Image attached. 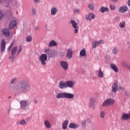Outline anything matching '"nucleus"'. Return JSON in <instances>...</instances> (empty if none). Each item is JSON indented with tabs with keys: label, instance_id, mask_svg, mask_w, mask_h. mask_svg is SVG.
<instances>
[{
	"label": "nucleus",
	"instance_id": "f257e3e1",
	"mask_svg": "<svg viewBox=\"0 0 130 130\" xmlns=\"http://www.w3.org/2000/svg\"><path fill=\"white\" fill-rule=\"evenodd\" d=\"M30 90V84L29 82L25 80H21L18 85L15 88V90L16 93H22V92H29Z\"/></svg>",
	"mask_w": 130,
	"mask_h": 130
},
{
	"label": "nucleus",
	"instance_id": "f03ea898",
	"mask_svg": "<svg viewBox=\"0 0 130 130\" xmlns=\"http://www.w3.org/2000/svg\"><path fill=\"white\" fill-rule=\"evenodd\" d=\"M74 97H75L74 94L67 92H59L56 95V99H74Z\"/></svg>",
	"mask_w": 130,
	"mask_h": 130
},
{
	"label": "nucleus",
	"instance_id": "7ed1b4c3",
	"mask_svg": "<svg viewBox=\"0 0 130 130\" xmlns=\"http://www.w3.org/2000/svg\"><path fill=\"white\" fill-rule=\"evenodd\" d=\"M17 25V21L13 20L10 22L9 28H5L2 29V32L6 36L9 37L10 36V30H12L14 27Z\"/></svg>",
	"mask_w": 130,
	"mask_h": 130
},
{
	"label": "nucleus",
	"instance_id": "20e7f679",
	"mask_svg": "<svg viewBox=\"0 0 130 130\" xmlns=\"http://www.w3.org/2000/svg\"><path fill=\"white\" fill-rule=\"evenodd\" d=\"M17 51H18V47H14L12 49L11 51V55L9 56V59H11V61L13 62L14 61V59L16 58V56L17 55Z\"/></svg>",
	"mask_w": 130,
	"mask_h": 130
},
{
	"label": "nucleus",
	"instance_id": "39448f33",
	"mask_svg": "<svg viewBox=\"0 0 130 130\" xmlns=\"http://www.w3.org/2000/svg\"><path fill=\"white\" fill-rule=\"evenodd\" d=\"M115 103V100L113 99L109 98L106 100L102 104L103 107H106V106H110L113 105V104Z\"/></svg>",
	"mask_w": 130,
	"mask_h": 130
},
{
	"label": "nucleus",
	"instance_id": "423d86ee",
	"mask_svg": "<svg viewBox=\"0 0 130 130\" xmlns=\"http://www.w3.org/2000/svg\"><path fill=\"white\" fill-rule=\"evenodd\" d=\"M39 59L42 66H46L47 62V54H42L39 57Z\"/></svg>",
	"mask_w": 130,
	"mask_h": 130
},
{
	"label": "nucleus",
	"instance_id": "0eeeda50",
	"mask_svg": "<svg viewBox=\"0 0 130 130\" xmlns=\"http://www.w3.org/2000/svg\"><path fill=\"white\" fill-rule=\"evenodd\" d=\"M31 102L29 101V100H23L20 101V107L21 109H26L28 106H29V104H31Z\"/></svg>",
	"mask_w": 130,
	"mask_h": 130
},
{
	"label": "nucleus",
	"instance_id": "6e6552de",
	"mask_svg": "<svg viewBox=\"0 0 130 130\" xmlns=\"http://www.w3.org/2000/svg\"><path fill=\"white\" fill-rule=\"evenodd\" d=\"M117 90H118V81L116 80L112 86V93L116 94Z\"/></svg>",
	"mask_w": 130,
	"mask_h": 130
},
{
	"label": "nucleus",
	"instance_id": "1a4fd4ad",
	"mask_svg": "<svg viewBox=\"0 0 130 130\" xmlns=\"http://www.w3.org/2000/svg\"><path fill=\"white\" fill-rule=\"evenodd\" d=\"M88 106L90 108H91V109H95V107H96V100L95 99H90Z\"/></svg>",
	"mask_w": 130,
	"mask_h": 130
},
{
	"label": "nucleus",
	"instance_id": "9d476101",
	"mask_svg": "<svg viewBox=\"0 0 130 130\" xmlns=\"http://www.w3.org/2000/svg\"><path fill=\"white\" fill-rule=\"evenodd\" d=\"M60 64L63 69L64 71H68L69 69V64H68V62L64 61H61L60 62Z\"/></svg>",
	"mask_w": 130,
	"mask_h": 130
},
{
	"label": "nucleus",
	"instance_id": "9b49d317",
	"mask_svg": "<svg viewBox=\"0 0 130 130\" xmlns=\"http://www.w3.org/2000/svg\"><path fill=\"white\" fill-rule=\"evenodd\" d=\"M104 43V41L103 40H100L99 41H94L93 42H92V47L93 48H96V47H97V46H99V45L100 44H103Z\"/></svg>",
	"mask_w": 130,
	"mask_h": 130
},
{
	"label": "nucleus",
	"instance_id": "f8f14e48",
	"mask_svg": "<svg viewBox=\"0 0 130 130\" xmlns=\"http://www.w3.org/2000/svg\"><path fill=\"white\" fill-rule=\"evenodd\" d=\"M66 57L68 59H71L73 57V50L72 48L67 49V52H66Z\"/></svg>",
	"mask_w": 130,
	"mask_h": 130
},
{
	"label": "nucleus",
	"instance_id": "ddd939ff",
	"mask_svg": "<svg viewBox=\"0 0 130 130\" xmlns=\"http://www.w3.org/2000/svg\"><path fill=\"white\" fill-rule=\"evenodd\" d=\"M95 16L93 13H90L87 15L85 16L86 20H88V21H91L93 19H95Z\"/></svg>",
	"mask_w": 130,
	"mask_h": 130
},
{
	"label": "nucleus",
	"instance_id": "4468645a",
	"mask_svg": "<svg viewBox=\"0 0 130 130\" xmlns=\"http://www.w3.org/2000/svg\"><path fill=\"white\" fill-rule=\"evenodd\" d=\"M66 83V88H74V86L75 85V83L74 82L69 80L65 82Z\"/></svg>",
	"mask_w": 130,
	"mask_h": 130
},
{
	"label": "nucleus",
	"instance_id": "2eb2a0df",
	"mask_svg": "<svg viewBox=\"0 0 130 130\" xmlns=\"http://www.w3.org/2000/svg\"><path fill=\"white\" fill-rule=\"evenodd\" d=\"M1 50L2 53L5 52V50H6V41L5 40H2L1 41Z\"/></svg>",
	"mask_w": 130,
	"mask_h": 130
},
{
	"label": "nucleus",
	"instance_id": "dca6fc26",
	"mask_svg": "<svg viewBox=\"0 0 130 130\" xmlns=\"http://www.w3.org/2000/svg\"><path fill=\"white\" fill-rule=\"evenodd\" d=\"M56 54H57V53H56V52L51 51H50V52L48 53V54L47 55H48V58H54Z\"/></svg>",
	"mask_w": 130,
	"mask_h": 130
},
{
	"label": "nucleus",
	"instance_id": "f3484780",
	"mask_svg": "<svg viewBox=\"0 0 130 130\" xmlns=\"http://www.w3.org/2000/svg\"><path fill=\"white\" fill-rule=\"evenodd\" d=\"M58 87L59 89H67L66 85V82H63L62 81H59L58 84Z\"/></svg>",
	"mask_w": 130,
	"mask_h": 130
},
{
	"label": "nucleus",
	"instance_id": "a211bd4d",
	"mask_svg": "<svg viewBox=\"0 0 130 130\" xmlns=\"http://www.w3.org/2000/svg\"><path fill=\"white\" fill-rule=\"evenodd\" d=\"M79 126V124L75 123H71L69 125V127H70V128H73V129H76V128H78Z\"/></svg>",
	"mask_w": 130,
	"mask_h": 130
},
{
	"label": "nucleus",
	"instance_id": "6ab92c4d",
	"mask_svg": "<svg viewBox=\"0 0 130 130\" xmlns=\"http://www.w3.org/2000/svg\"><path fill=\"white\" fill-rule=\"evenodd\" d=\"M121 118L123 120H127L130 118V112L128 114L123 113L121 116Z\"/></svg>",
	"mask_w": 130,
	"mask_h": 130
},
{
	"label": "nucleus",
	"instance_id": "aec40b11",
	"mask_svg": "<svg viewBox=\"0 0 130 130\" xmlns=\"http://www.w3.org/2000/svg\"><path fill=\"white\" fill-rule=\"evenodd\" d=\"M110 67L112 70L114 71V72H115V73H118V68H117V66H116V65L113 63H111Z\"/></svg>",
	"mask_w": 130,
	"mask_h": 130
},
{
	"label": "nucleus",
	"instance_id": "412c9836",
	"mask_svg": "<svg viewBox=\"0 0 130 130\" xmlns=\"http://www.w3.org/2000/svg\"><path fill=\"white\" fill-rule=\"evenodd\" d=\"M44 124L45 126L47 127V128H50L51 127V123H50V122L48 121V120H46L44 122Z\"/></svg>",
	"mask_w": 130,
	"mask_h": 130
},
{
	"label": "nucleus",
	"instance_id": "4be33fe9",
	"mask_svg": "<svg viewBox=\"0 0 130 130\" xmlns=\"http://www.w3.org/2000/svg\"><path fill=\"white\" fill-rule=\"evenodd\" d=\"M17 124H19V125L25 126L27 124V122L25 120V119H22L20 121H18L16 122Z\"/></svg>",
	"mask_w": 130,
	"mask_h": 130
},
{
	"label": "nucleus",
	"instance_id": "5701e85b",
	"mask_svg": "<svg viewBox=\"0 0 130 130\" xmlns=\"http://www.w3.org/2000/svg\"><path fill=\"white\" fill-rule=\"evenodd\" d=\"M57 46V43H56V42L53 40H51L48 45L49 47H52V46Z\"/></svg>",
	"mask_w": 130,
	"mask_h": 130
},
{
	"label": "nucleus",
	"instance_id": "b1692460",
	"mask_svg": "<svg viewBox=\"0 0 130 130\" xmlns=\"http://www.w3.org/2000/svg\"><path fill=\"white\" fill-rule=\"evenodd\" d=\"M127 10V7L122 6L119 8V11L120 13H124L126 12Z\"/></svg>",
	"mask_w": 130,
	"mask_h": 130
},
{
	"label": "nucleus",
	"instance_id": "393cba45",
	"mask_svg": "<svg viewBox=\"0 0 130 130\" xmlns=\"http://www.w3.org/2000/svg\"><path fill=\"white\" fill-rule=\"evenodd\" d=\"M99 11L101 13H105V12H109V9L107 7H101Z\"/></svg>",
	"mask_w": 130,
	"mask_h": 130
},
{
	"label": "nucleus",
	"instance_id": "a878e982",
	"mask_svg": "<svg viewBox=\"0 0 130 130\" xmlns=\"http://www.w3.org/2000/svg\"><path fill=\"white\" fill-rule=\"evenodd\" d=\"M69 124V120H66L62 124V127L63 129H66L68 127Z\"/></svg>",
	"mask_w": 130,
	"mask_h": 130
},
{
	"label": "nucleus",
	"instance_id": "bb28decb",
	"mask_svg": "<svg viewBox=\"0 0 130 130\" xmlns=\"http://www.w3.org/2000/svg\"><path fill=\"white\" fill-rule=\"evenodd\" d=\"M56 13H57V9L56 8L54 7L51 10V15L52 16H55L56 15Z\"/></svg>",
	"mask_w": 130,
	"mask_h": 130
},
{
	"label": "nucleus",
	"instance_id": "cd10ccee",
	"mask_svg": "<svg viewBox=\"0 0 130 130\" xmlns=\"http://www.w3.org/2000/svg\"><path fill=\"white\" fill-rule=\"evenodd\" d=\"M98 76L99 78H103L104 77V73L102 72L101 69H99L98 71Z\"/></svg>",
	"mask_w": 130,
	"mask_h": 130
},
{
	"label": "nucleus",
	"instance_id": "c85d7f7f",
	"mask_svg": "<svg viewBox=\"0 0 130 130\" xmlns=\"http://www.w3.org/2000/svg\"><path fill=\"white\" fill-rule=\"evenodd\" d=\"M86 55V49L83 48L80 52V56H85Z\"/></svg>",
	"mask_w": 130,
	"mask_h": 130
},
{
	"label": "nucleus",
	"instance_id": "c756f323",
	"mask_svg": "<svg viewBox=\"0 0 130 130\" xmlns=\"http://www.w3.org/2000/svg\"><path fill=\"white\" fill-rule=\"evenodd\" d=\"M77 25H78V23H77L72 25V27H73V28H75V30H74L75 34L78 33V32L79 31V29H78L79 27L77 26Z\"/></svg>",
	"mask_w": 130,
	"mask_h": 130
},
{
	"label": "nucleus",
	"instance_id": "7c9ffc66",
	"mask_svg": "<svg viewBox=\"0 0 130 130\" xmlns=\"http://www.w3.org/2000/svg\"><path fill=\"white\" fill-rule=\"evenodd\" d=\"M112 53L114 55H116L118 53V49L115 47L112 49Z\"/></svg>",
	"mask_w": 130,
	"mask_h": 130
},
{
	"label": "nucleus",
	"instance_id": "2f4dec72",
	"mask_svg": "<svg viewBox=\"0 0 130 130\" xmlns=\"http://www.w3.org/2000/svg\"><path fill=\"white\" fill-rule=\"evenodd\" d=\"M119 26L120 28H124L125 27V21H122L121 22L119 23Z\"/></svg>",
	"mask_w": 130,
	"mask_h": 130
},
{
	"label": "nucleus",
	"instance_id": "473e14b6",
	"mask_svg": "<svg viewBox=\"0 0 130 130\" xmlns=\"http://www.w3.org/2000/svg\"><path fill=\"white\" fill-rule=\"evenodd\" d=\"M100 116L101 118H104L105 117V112L102 111L100 114Z\"/></svg>",
	"mask_w": 130,
	"mask_h": 130
},
{
	"label": "nucleus",
	"instance_id": "72a5a7b5",
	"mask_svg": "<svg viewBox=\"0 0 130 130\" xmlns=\"http://www.w3.org/2000/svg\"><path fill=\"white\" fill-rule=\"evenodd\" d=\"M26 40L27 42H31L33 40V38L31 36H28L26 38Z\"/></svg>",
	"mask_w": 130,
	"mask_h": 130
},
{
	"label": "nucleus",
	"instance_id": "f704fd0d",
	"mask_svg": "<svg viewBox=\"0 0 130 130\" xmlns=\"http://www.w3.org/2000/svg\"><path fill=\"white\" fill-rule=\"evenodd\" d=\"M94 6L91 4H89L88 6V9H89V10H91V11H93L94 10Z\"/></svg>",
	"mask_w": 130,
	"mask_h": 130
},
{
	"label": "nucleus",
	"instance_id": "c9c22d12",
	"mask_svg": "<svg viewBox=\"0 0 130 130\" xmlns=\"http://www.w3.org/2000/svg\"><path fill=\"white\" fill-rule=\"evenodd\" d=\"M74 14H80V10L78 9H74Z\"/></svg>",
	"mask_w": 130,
	"mask_h": 130
},
{
	"label": "nucleus",
	"instance_id": "e433bc0d",
	"mask_svg": "<svg viewBox=\"0 0 130 130\" xmlns=\"http://www.w3.org/2000/svg\"><path fill=\"white\" fill-rule=\"evenodd\" d=\"M21 51H22V46H20L19 47V49L18 50V51L17 52V55H19V54H20V52H21Z\"/></svg>",
	"mask_w": 130,
	"mask_h": 130
},
{
	"label": "nucleus",
	"instance_id": "4c0bfd02",
	"mask_svg": "<svg viewBox=\"0 0 130 130\" xmlns=\"http://www.w3.org/2000/svg\"><path fill=\"white\" fill-rule=\"evenodd\" d=\"M110 9L111 11H114V10H115V6L112 5H111L110 6Z\"/></svg>",
	"mask_w": 130,
	"mask_h": 130
},
{
	"label": "nucleus",
	"instance_id": "58836bf2",
	"mask_svg": "<svg viewBox=\"0 0 130 130\" xmlns=\"http://www.w3.org/2000/svg\"><path fill=\"white\" fill-rule=\"evenodd\" d=\"M31 13H32V15H33V16H35V15H36V11L35 10V9L34 8H32L31 9Z\"/></svg>",
	"mask_w": 130,
	"mask_h": 130
},
{
	"label": "nucleus",
	"instance_id": "ea45409f",
	"mask_svg": "<svg viewBox=\"0 0 130 130\" xmlns=\"http://www.w3.org/2000/svg\"><path fill=\"white\" fill-rule=\"evenodd\" d=\"M82 125L83 127H85L86 126V121L83 120L82 122Z\"/></svg>",
	"mask_w": 130,
	"mask_h": 130
},
{
	"label": "nucleus",
	"instance_id": "a19ab883",
	"mask_svg": "<svg viewBox=\"0 0 130 130\" xmlns=\"http://www.w3.org/2000/svg\"><path fill=\"white\" fill-rule=\"evenodd\" d=\"M16 80H17V78H14V79H12L11 80V84H14V83H15V82H16Z\"/></svg>",
	"mask_w": 130,
	"mask_h": 130
},
{
	"label": "nucleus",
	"instance_id": "79ce46f5",
	"mask_svg": "<svg viewBox=\"0 0 130 130\" xmlns=\"http://www.w3.org/2000/svg\"><path fill=\"white\" fill-rule=\"evenodd\" d=\"M45 51L46 52V53H47V55L48 54L49 52H50V49H47L45 50Z\"/></svg>",
	"mask_w": 130,
	"mask_h": 130
},
{
	"label": "nucleus",
	"instance_id": "37998d69",
	"mask_svg": "<svg viewBox=\"0 0 130 130\" xmlns=\"http://www.w3.org/2000/svg\"><path fill=\"white\" fill-rule=\"evenodd\" d=\"M38 103H39V102L38 101V100L35 99V100L34 104H35V105H37V104H38Z\"/></svg>",
	"mask_w": 130,
	"mask_h": 130
},
{
	"label": "nucleus",
	"instance_id": "c03bdc74",
	"mask_svg": "<svg viewBox=\"0 0 130 130\" xmlns=\"http://www.w3.org/2000/svg\"><path fill=\"white\" fill-rule=\"evenodd\" d=\"M3 17H4V14L2 12H0V21L2 20V18H3Z\"/></svg>",
	"mask_w": 130,
	"mask_h": 130
},
{
	"label": "nucleus",
	"instance_id": "a18cd8bd",
	"mask_svg": "<svg viewBox=\"0 0 130 130\" xmlns=\"http://www.w3.org/2000/svg\"><path fill=\"white\" fill-rule=\"evenodd\" d=\"M71 23L73 25H74V24H76L77 22H76V21L72 20H71Z\"/></svg>",
	"mask_w": 130,
	"mask_h": 130
},
{
	"label": "nucleus",
	"instance_id": "49530a36",
	"mask_svg": "<svg viewBox=\"0 0 130 130\" xmlns=\"http://www.w3.org/2000/svg\"><path fill=\"white\" fill-rule=\"evenodd\" d=\"M35 4H39L40 3V0H34Z\"/></svg>",
	"mask_w": 130,
	"mask_h": 130
},
{
	"label": "nucleus",
	"instance_id": "de8ad7c7",
	"mask_svg": "<svg viewBox=\"0 0 130 130\" xmlns=\"http://www.w3.org/2000/svg\"><path fill=\"white\" fill-rule=\"evenodd\" d=\"M34 29H35V30H36V31H37V30H39V27H38V26H35V27H34Z\"/></svg>",
	"mask_w": 130,
	"mask_h": 130
},
{
	"label": "nucleus",
	"instance_id": "09e8293b",
	"mask_svg": "<svg viewBox=\"0 0 130 130\" xmlns=\"http://www.w3.org/2000/svg\"><path fill=\"white\" fill-rule=\"evenodd\" d=\"M11 48H12V47H11V46H9L8 48V52H10V51L11 50Z\"/></svg>",
	"mask_w": 130,
	"mask_h": 130
},
{
	"label": "nucleus",
	"instance_id": "8fccbe9b",
	"mask_svg": "<svg viewBox=\"0 0 130 130\" xmlns=\"http://www.w3.org/2000/svg\"><path fill=\"white\" fill-rule=\"evenodd\" d=\"M118 90H122V87L121 86H119L118 88Z\"/></svg>",
	"mask_w": 130,
	"mask_h": 130
},
{
	"label": "nucleus",
	"instance_id": "3c124183",
	"mask_svg": "<svg viewBox=\"0 0 130 130\" xmlns=\"http://www.w3.org/2000/svg\"><path fill=\"white\" fill-rule=\"evenodd\" d=\"M16 6H17V7H19V6H20V3L16 2Z\"/></svg>",
	"mask_w": 130,
	"mask_h": 130
},
{
	"label": "nucleus",
	"instance_id": "603ef678",
	"mask_svg": "<svg viewBox=\"0 0 130 130\" xmlns=\"http://www.w3.org/2000/svg\"><path fill=\"white\" fill-rule=\"evenodd\" d=\"M13 45H14V43H11L9 46L13 47Z\"/></svg>",
	"mask_w": 130,
	"mask_h": 130
},
{
	"label": "nucleus",
	"instance_id": "864d4df0",
	"mask_svg": "<svg viewBox=\"0 0 130 130\" xmlns=\"http://www.w3.org/2000/svg\"><path fill=\"white\" fill-rule=\"evenodd\" d=\"M127 4H128V6H130V0H128Z\"/></svg>",
	"mask_w": 130,
	"mask_h": 130
},
{
	"label": "nucleus",
	"instance_id": "5fc2aeb1",
	"mask_svg": "<svg viewBox=\"0 0 130 130\" xmlns=\"http://www.w3.org/2000/svg\"><path fill=\"white\" fill-rule=\"evenodd\" d=\"M127 68L128 70H130V64Z\"/></svg>",
	"mask_w": 130,
	"mask_h": 130
},
{
	"label": "nucleus",
	"instance_id": "6e6d98bb",
	"mask_svg": "<svg viewBox=\"0 0 130 130\" xmlns=\"http://www.w3.org/2000/svg\"><path fill=\"white\" fill-rule=\"evenodd\" d=\"M112 2H117V0H111Z\"/></svg>",
	"mask_w": 130,
	"mask_h": 130
},
{
	"label": "nucleus",
	"instance_id": "4d7b16f0",
	"mask_svg": "<svg viewBox=\"0 0 130 130\" xmlns=\"http://www.w3.org/2000/svg\"><path fill=\"white\" fill-rule=\"evenodd\" d=\"M8 98H9V99H11V98H12V96H9L8 97Z\"/></svg>",
	"mask_w": 130,
	"mask_h": 130
},
{
	"label": "nucleus",
	"instance_id": "13d9d810",
	"mask_svg": "<svg viewBox=\"0 0 130 130\" xmlns=\"http://www.w3.org/2000/svg\"><path fill=\"white\" fill-rule=\"evenodd\" d=\"M3 0H0V4H2Z\"/></svg>",
	"mask_w": 130,
	"mask_h": 130
},
{
	"label": "nucleus",
	"instance_id": "bf43d9fd",
	"mask_svg": "<svg viewBox=\"0 0 130 130\" xmlns=\"http://www.w3.org/2000/svg\"><path fill=\"white\" fill-rule=\"evenodd\" d=\"M10 110H8V113H10Z\"/></svg>",
	"mask_w": 130,
	"mask_h": 130
}]
</instances>
